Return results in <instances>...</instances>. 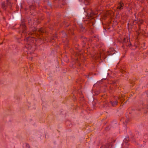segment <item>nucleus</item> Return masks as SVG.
Returning a JSON list of instances; mask_svg holds the SVG:
<instances>
[{
  "mask_svg": "<svg viewBox=\"0 0 148 148\" xmlns=\"http://www.w3.org/2000/svg\"><path fill=\"white\" fill-rule=\"evenodd\" d=\"M26 47L28 49H31V46L30 45H29V46H28V45H27L26 46Z\"/></svg>",
  "mask_w": 148,
  "mask_h": 148,
  "instance_id": "nucleus-6",
  "label": "nucleus"
},
{
  "mask_svg": "<svg viewBox=\"0 0 148 148\" xmlns=\"http://www.w3.org/2000/svg\"><path fill=\"white\" fill-rule=\"evenodd\" d=\"M32 39V38H26V40L28 41L29 40H31Z\"/></svg>",
  "mask_w": 148,
  "mask_h": 148,
  "instance_id": "nucleus-7",
  "label": "nucleus"
},
{
  "mask_svg": "<svg viewBox=\"0 0 148 148\" xmlns=\"http://www.w3.org/2000/svg\"><path fill=\"white\" fill-rule=\"evenodd\" d=\"M6 3H2V7L4 10L6 9V5H8L10 4L9 0H7Z\"/></svg>",
  "mask_w": 148,
  "mask_h": 148,
  "instance_id": "nucleus-1",
  "label": "nucleus"
},
{
  "mask_svg": "<svg viewBox=\"0 0 148 148\" xmlns=\"http://www.w3.org/2000/svg\"><path fill=\"white\" fill-rule=\"evenodd\" d=\"M38 31L42 32V28L39 29L38 30Z\"/></svg>",
  "mask_w": 148,
  "mask_h": 148,
  "instance_id": "nucleus-9",
  "label": "nucleus"
},
{
  "mask_svg": "<svg viewBox=\"0 0 148 148\" xmlns=\"http://www.w3.org/2000/svg\"><path fill=\"white\" fill-rule=\"evenodd\" d=\"M114 49L113 48H112L110 49V55H112L113 54H114V53L113 52V51H114Z\"/></svg>",
  "mask_w": 148,
  "mask_h": 148,
  "instance_id": "nucleus-5",
  "label": "nucleus"
},
{
  "mask_svg": "<svg viewBox=\"0 0 148 148\" xmlns=\"http://www.w3.org/2000/svg\"><path fill=\"white\" fill-rule=\"evenodd\" d=\"M22 25L23 26V28H25V25L24 23H22Z\"/></svg>",
  "mask_w": 148,
  "mask_h": 148,
  "instance_id": "nucleus-8",
  "label": "nucleus"
},
{
  "mask_svg": "<svg viewBox=\"0 0 148 148\" xmlns=\"http://www.w3.org/2000/svg\"><path fill=\"white\" fill-rule=\"evenodd\" d=\"M23 148H30V146L27 143H24L23 145Z\"/></svg>",
  "mask_w": 148,
  "mask_h": 148,
  "instance_id": "nucleus-2",
  "label": "nucleus"
},
{
  "mask_svg": "<svg viewBox=\"0 0 148 148\" xmlns=\"http://www.w3.org/2000/svg\"><path fill=\"white\" fill-rule=\"evenodd\" d=\"M123 4L122 3H119V6L118 7V8L120 10H121L123 9Z\"/></svg>",
  "mask_w": 148,
  "mask_h": 148,
  "instance_id": "nucleus-3",
  "label": "nucleus"
},
{
  "mask_svg": "<svg viewBox=\"0 0 148 148\" xmlns=\"http://www.w3.org/2000/svg\"><path fill=\"white\" fill-rule=\"evenodd\" d=\"M30 59L31 60H32V58H31V59Z\"/></svg>",
  "mask_w": 148,
  "mask_h": 148,
  "instance_id": "nucleus-10",
  "label": "nucleus"
},
{
  "mask_svg": "<svg viewBox=\"0 0 148 148\" xmlns=\"http://www.w3.org/2000/svg\"><path fill=\"white\" fill-rule=\"evenodd\" d=\"M118 102L117 101H111V103L112 105L113 106H114L115 105H117L118 103Z\"/></svg>",
  "mask_w": 148,
  "mask_h": 148,
  "instance_id": "nucleus-4",
  "label": "nucleus"
}]
</instances>
